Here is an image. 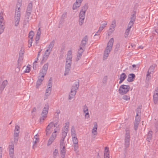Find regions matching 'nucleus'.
<instances>
[{
	"label": "nucleus",
	"instance_id": "1",
	"mask_svg": "<svg viewBox=\"0 0 158 158\" xmlns=\"http://www.w3.org/2000/svg\"><path fill=\"white\" fill-rule=\"evenodd\" d=\"M114 42V40L113 38H111L109 41L104 51V57H106V58L108 56V55L112 48Z\"/></svg>",
	"mask_w": 158,
	"mask_h": 158
},
{
	"label": "nucleus",
	"instance_id": "2",
	"mask_svg": "<svg viewBox=\"0 0 158 158\" xmlns=\"http://www.w3.org/2000/svg\"><path fill=\"white\" fill-rule=\"evenodd\" d=\"M79 81L75 82L74 85H73L71 89V94L69 95V99L71 100L73 98V97L76 94L77 91L76 90L78 89L79 87Z\"/></svg>",
	"mask_w": 158,
	"mask_h": 158
},
{
	"label": "nucleus",
	"instance_id": "3",
	"mask_svg": "<svg viewBox=\"0 0 158 158\" xmlns=\"http://www.w3.org/2000/svg\"><path fill=\"white\" fill-rule=\"evenodd\" d=\"M130 88L129 85H122L119 87L118 90L119 93L121 95L125 94L129 91Z\"/></svg>",
	"mask_w": 158,
	"mask_h": 158
},
{
	"label": "nucleus",
	"instance_id": "4",
	"mask_svg": "<svg viewBox=\"0 0 158 158\" xmlns=\"http://www.w3.org/2000/svg\"><path fill=\"white\" fill-rule=\"evenodd\" d=\"M20 8H16L15 16V25L17 26L20 19Z\"/></svg>",
	"mask_w": 158,
	"mask_h": 158
},
{
	"label": "nucleus",
	"instance_id": "5",
	"mask_svg": "<svg viewBox=\"0 0 158 158\" xmlns=\"http://www.w3.org/2000/svg\"><path fill=\"white\" fill-rule=\"evenodd\" d=\"M88 7L87 3H85L84 5L81 7V9L79 13L80 18H85V14Z\"/></svg>",
	"mask_w": 158,
	"mask_h": 158
},
{
	"label": "nucleus",
	"instance_id": "6",
	"mask_svg": "<svg viewBox=\"0 0 158 158\" xmlns=\"http://www.w3.org/2000/svg\"><path fill=\"white\" fill-rule=\"evenodd\" d=\"M48 63H47L46 64H44L40 73V76H41V77L42 79L44 78V76L46 74L48 69Z\"/></svg>",
	"mask_w": 158,
	"mask_h": 158
},
{
	"label": "nucleus",
	"instance_id": "7",
	"mask_svg": "<svg viewBox=\"0 0 158 158\" xmlns=\"http://www.w3.org/2000/svg\"><path fill=\"white\" fill-rule=\"evenodd\" d=\"M24 53V48L23 47H21V50L19 52V58L18 59V67H19L21 65L22 63V60L23 58V56Z\"/></svg>",
	"mask_w": 158,
	"mask_h": 158
},
{
	"label": "nucleus",
	"instance_id": "8",
	"mask_svg": "<svg viewBox=\"0 0 158 158\" xmlns=\"http://www.w3.org/2000/svg\"><path fill=\"white\" fill-rule=\"evenodd\" d=\"M125 134V146L126 148H128L130 144V132L129 130H126Z\"/></svg>",
	"mask_w": 158,
	"mask_h": 158
},
{
	"label": "nucleus",
	"instance_id": "9",
	"mask_svg": "<svg viewBox=\"0 0 158 158\" xmlns=\"http://www.w3.org/2000/svg\"><path fill=\"white\" fill-rule=\"evenodd\" d=\"M71 63H68L66 62L65 70L64 73V75L66 76L69 73L71 66Z\"/></svg>",
	"mask_w": 158,
	"mask_h": 158
},
{
	"label": "nucleus",
	"instance_id": "10",
	"mask_svg": "<svg viewBox=\"0 0 158 158\" xmlns=\"http://www.w3.org/2000/svg\"><path fill=\"white\" fill-rule=\"evenodd\" d=\"M72 51L70 50L68 51L67 54L66 62L72 63Z\"/></svg>",
	"mask_w": 158,
	"mask_h": 158
},
{
	"label": "nucleus",
	"instance_id": "11",
	"mask_svg": "<svg viewBox=\"0 0 158 158\" xmlns=\"http://www.w3.org/2000/svg\"><path fill=\"white\" fill-rule=\"evenodd\" d=\"M88 40V36L87 35H85L82 40L80 46L83 48L85 47Z\"/></svg>",
	"mask_w": 158,
	"mask_h": 158
},
{
	"label": "nucleus",
	"instance_id": "12",
	"mask_svg": "<svg viewBox=\"0 0 158 158\" xmlns=\"http://www.w3.org/2000/svg\"><path fill=\"white\" fill-rule=\"evenodd\" d=\"M31 14L29 12H26L24 20L23 23V25L24 26L26 25L27 24L29 23Z\"/></svg>",
	"mask_w": 158,
	"mask_h": 158
},
{
	"label": "nucleus",
	"instance_id": "13",
	"mask_svg": "<svg viewBox=\"0 0 158 158\" xmlns=\"http://www.w3.org/2000/svg\"><path fill=\"white\" fill-rule=\"evenodd\" d=\"M83 0H76L75 2L73 4V9L76 10L77 8L79 7Z\"/></svg>",
	"mask_w": 158,
	"mask_h": 158
},
{
	"label": "nucleus",
	"instance_id": "14",
	"mask_svg": "<svg viewBox=\"0 0 158 158\" xmlns=\"http://www.w3.org/2000/svg\"><path fill=\"white\" fill-rule=\"evenodd\" d=\"M48 111L45 110H43L41 114L42 116L40 118V122H43L44 120V118H46L47 117V115L48 113Z\"/></svg>",
	"mask_w": 158,
	"mask_h": 158
},
{
	"label": "nucleus",
	"instance_id": "15",
	"mask_svg": "<svg viewBox=\"0 0 158 158\" xmlns=\"http://www.w3.org/2000/svg\"><path fill=\"white\" fill-rule=\"evenodd\" d=\"M52 87H48L46 90V92L44 96V100L47 99L50 95L51 92Z\"/></svg>",
	"mask_w": 158,
	"mask_h": 158
},
{
	"label": "nucleus",
	"instance_id": "16",
	"mask_svg": "<svg viewBox=\"0 0 158 158\" xmlns=\"http://www.w3.org/2000/svg\"><path fill=\"white\" fill-rule=\"evenodd\" d=\"M135 77V76L134 73H130L128 76L127 81L129 82H131L133 81Z\"/></svg>",
	"mask_w": 158,
	"mask_h": 158
},
{
	"label": "nucleus",
	"instance_id": "17",
	"mask_svg": "<svg viewBox=\"0 0 158 158\" xmlns=\"http://www.w3.org/2000/svg\"><path fill=\"white\" fill-rule=\"evenodd\" d=\"M7 80H5L2 82V84L0 85V91L1 93H2V91L4 90L7 85Z\"/></svg>",
	"mask_w": 158,
	"mask_h": 158
},
{
	"label": "nucleus",
	"instance_id": "18",
	"mask_svg": "<svg viewBox=\"0 0 158 158\" xmlns=\"http://www.w3.org/2000/svg\"><path fill=\"white\" fill-rule=\"evenodd\" d=\"M52 123V122H51L47 127L46 129V136L49 135L51 133L50 129L52 127V126L51 125Z\"/></svg>",
	"mask_w": 158,
	"mask_h": 158
},
{
	"label": "nucleus",
	"instance_id": "19",
	"mask_svg": "<svg viewBox=\"0 0 158 158\" xmlns=\"http://www.w3.org/2000/svg\"><path fill=\"white\" fill-rule=\"evenodd\" d=\"M56 129L54 130V132L52 133V135L51 136V137H54V139H56V133L57 132L59 133L60 130V128L59 127V126H58L56 127Z\"/></svg>",
	"mask_w": 158,
	"mask_h": 158
},
{
	"label": "nucleus",
	"instance_id": "20",
	"mask_svg": "<svg viewBox=\"0 0 158 158\" xmlns=\"http://www.w3.org/2000/svg\"><path fill=\"white\" fill-rule=\"evenodd\" d=\"M50 53V52H44V55L43 56L42 60L41 62V64L43 63L46 61Z\"/></svg>",
	"mask_w": 158,
	"mask_h": 158
},
{
	"label": "nucleus",
	"instance_id": "21",
	"mask_svg": "<svg viewBox=\"0 0 158 158\" xmlns=\"http://www.w3.org/2000/svg\"><path fill=\"white\" fill-rule=\"evenodd\" d=\"M136 11H134L132 13V15L131 17V20L130 22L134 23L135 21V19H136Z\"/></svg>",
	"mask_w": 158,
	"mask_h": 158
},
{
	"label": "nucleus",
	"instance_id": "22",
	"mask_svg": "<svg viewBox=\"0 0 158 158\" xmlns=\"http://www.w3.org/2000/svg\"><path fill=\"white\" fill-rule=\"evenodd\" d=\"M44 78L42 79L41 77L39 76L38 79L36 82V87L38 88L41 85L42 81L44 80Z\"/></svg>",
	"mask_w": 158,
	"mask_h": 158
},
{
	"label": "nucleus",
	"instance_id": "23",
	"mask_svg": "<svg viewBox=\"0 0 158 158\" xmlns=\"http://www.w3.org/2000/svg\"><path fill=\"white\" fill-rule=\"evenodd\" d=\"M32 2H31L28 5L26 12H28L31 14L32 12Z\"/></svg>",
	"mask_w": 158,
	"mask_h": 158
},
{
	"label": "nucleus",
	"instance_id": "24",
	"mask_svg": "<svg viewBox=\"0 0 158 158\" xmlns=\"http://www.w3.org/2000/svg\"><path fill=\"white\" fill-rule=\"evenodd\" d=\"M97 123L95 122L94 123V127L92 130V133L94 135H96L97 134Z\"/></svg>",
	"mask_w": 158,
	"mask_h": 158
},
{
	"label": "nucleus",
	"instance_id": "25",
	"mask_svg": "<svg viewBox=\"0 0 158 158\" xmlns=\"http://www.w3.org/2000/svg\"><path fill=\"white\" fill-rule=\"evenodd\" d=\"M154 102L155 104H156L158 102V93L156 92L154 93L153 95Z\"/></svg>",
	"mask_w": 158,
	"mask_h": 158
},
{
	"label": "nucleus",
	"instance_id": "26",
	"mask_svg": "<svg viewBox=\"0 0 158 158\" xmlns=\"http://www.w3.org/2000/svg\"><path fill=\"white\" fill-rule=\"evenodd\" d=\"M66 153V150L65 149V147L61 148H60V153L61 155L62 158H64L65 155Z\"/></svg>",
	"mask_w": 158,
	"mask_h": 158
},
{
	"label": "nucleus",
	"instance_id": "27",
	"mask_svg": "<svg viewBox=\"0 0 158 158\" xmlns=\"http://www.w3.org/2000/svg\"><path fill=\"white\" fill-rule=\"evenodd\" d=\"M156 65V64H154L151 66L148 72H149V73H151V72H153Z\"/></svg>",
	"mask_w": 158,
	"mask_h": 158
},
{
	"label": "nucleus",
	"instance_id": "28",
	"mask_svg": "<svg viewBox=\"0 0 158 158\" xmlns=\"http://www.w3.org/2000/svg\"><path fill=\"white\" fill-rule=\"evenodd\" d=\"M104 156H109V148L108 147H106L105 148Z\"/></svg>",
	"mask_w": 158,
	"mask_h": 158
},
{
	"label": "nucleus",
	"instance_id": "29",
	"mask_svg": "<svg viewBox=\"0 0 158 158\" xmlns=\"http://www.w3.org/2000/svg\"><path fill=\"white\" fill-rule=\"evenodd\" d=\"M54 43H55V41H54V40H53L50 42V43L48 47V48H49V49H50V51H52V48H53V47H54Z\"/></svg>",
	"mask_w": 158,
	"mask_h": 158
},
{
	"label": "nucleus",
	"instance_id": "30",
	"mask_svg": "<svg viewBox=\"0 0 158 158\" xmlns=\"http://www.w3.org/2000/svg\"><path fill=\"white\" fill-rule=\"evenodd\" d=\"M71 133L72 136H76L75 130V127L74 126H73L72 127L71 129Z\"/></svg>",
	"mask_w": 158,
	"mask_h": 158
},
{
	"label": "nucleus",
	"instance_id": "31",
	"mask_svg": "<svg viewBox=\"0 0 158 158\" xmlns=\"http://www.w3.org/2000/svg\"><path fill=\"white\" fill-rule=\"evenodd\" d=\"M84 50L83 49V48L80 46L79 49L78 51V55L81 56L82 53L84 52Z\"/></svg>",
	"mask_w": 158,
	"mask_h": 158
},
{
	"label": "nucleus",
	"instance_id": "32",
	"mask_svg": "<svg viewBox=\"0 0 158 158\" xmlns=\"http://www.w3.org/2000/svg\"><path fill=\"white\" fill-rule=\"evenodd\" d=\"M152 131H149L147 135V139L148 141H149V140H151L152 138Z\"/></svg>",
	"mask_w": 158,
	"mask_h": 158
},
{
	"label": "nucleus",
	"instance_id": "33",
	"mask_svg": "<svg viewBox=\"0 0 158 158\" xmlns=\"http://www.w3.org/2000/svg\"><path fill=\"white\" fill-rule=\"evenodd\" d=\"M66 125L64 127V131L65 132H66L67 133L68 131V128L69 126V123L67 122L65 123Z\"/></svg>",
	"mask_w": 158,
	"mask_h": 158
},
{
	"label": "nucleus",
	"instance_id": "34",
	"mask_svg": "<svg viewBox=\"0 0 158 158\" xmlns=\"http://www.w3.org/2000/svg\"><path fill=\"white\" fill-rule=\"evenodd\" d=\"M127 77L126 74L124 73H123L121 74L119 79H121L124 81L126 79Z\"/></svg>",
	"mask_w": 158,
	"mask_h": 158
},
{
	"label": "nucleus",
	"instance_id": "35",
	"mask_svg": "<svg viewBox=\"0 0 158 158\" xmlns=\"http://www.w3.org/2000/svg\"><path fill=\"white\" fill-rule=\"evenodd\" d=\"M55 139L54 137H50L49 139L48 140V143L47 145L48 146L50 145L54 141Z\"/></svg>",
	"mask_w": 158,
	"mask_h": 158
},
{
	"label": "nucleus",
	"instance_id": "36",
	"mask_svg": "<svg viewBox=\"0 0 158 158\" xmlns=\"http://www.w3.org/2000/svg\"><path fill=\"white\" fill-rule=\"evenodd\" d=\"M73 143H78V140L76 136H72Z\"/></svg>",
	"mask_w": 158,
	"mask_h": 158
},
{
	"label": "nucleus",
	"instance_id": "37",
	"mask_svg": "<svg viewBox=\"0 0 158 158\" xmlns=\"http://www.w3.org/2000/svg\"><path fill=\"white\" fill-rule=\"evenodd\" d=\"M22 5V0H18L16 5V8H20Z\"/></svg>",
	"mask_w": 158,
	"mask_h": 158
},
{
	"label": "nucleus",
	"instance_id": "38",
	"mask_svg": "<svg viewBox=\"0 0 158 158\" xmlns=\"http://www.w3.org/2000/svg\"><path fill=\"white\" fill-rule=\"evenodd\" d=\"M115 23H116L115 20H114L113 21L112 23L110 26L111 27L113 28V30H112V31H113L114 30V28L116 26Z\"/></svg>",
	"mask_w": 158,
	"mask_h": 158
},
{
	"label": "nucleus",
	"instance_id": "39",
	"mask_svg": "<svg viewBox=\"0 0 158 158\" xmlns=\"http://www.w3.org/2000/svg\"><path fill=\"white\" fill-rule=\"evenodd\" d=\"M5 27L4 25L0 24V34H2L4 31Z\"/></svg>",
	"mask_w": 158,
	"mask_h": 158
},
{
	"label": "nucleus",
	"instance_id": "40",
	"mask_svg": "<svg viewBox=\"0 0 158 158\" xmlns=\"http://www.w3.org/2000/svg\"><path fill=\"white\" fill-rule=\"evenodd\" d=\"M60 113V111L59 110H57L56 112L54 114V118L59 119V114Z\"/></svg>",
	"mask_w": 158,
	"mask_h": 158
},
{
	"label": "nucleus",
	"instance_id": "41",
	"mask_svg": "<svg viewBox=\"0 0 158 158\" xmlns=\"http://www.w3.org/2000/svg\"><path fill=\"white\" fill-rule=\"evenodd\" d=\"M64 140L63 139H60V146L61 148H65V143H64Z\"/></svg>",
	"mask_w": 158,
	"mask_h": 158
},
{
	"label": "nucleus",
	"instance_id": "42",
	"mask_svg": "<svg viewBox=\"0 0 158 158\" xmlns=\"http://www.w3.org/2000/svg\"><path fill=\"white\" fill-rule=\"evenodd\" d=\"M85 19V18H79V24L80 26H81L83 25L84 23Z\"/></svg>",
	"mask_w": 158,
	"mask_h": 158
},
{
	"label": "nucleus",
	"instance_id": "43",
	"mask_svg": "<svg viewBox=\"0 0 158 158\" xmlns=\"http://www.w3.org/2000/svg\"><path fill=\"white\" fill-rule=\"evenodd\" d=\"M67 133L66 132H65V131H63L62 132V139H63V140H64L65 138L67 135Z\"/></svg>",
	"mask_w": 158,
	"mask_h": 158
},
{
	"label": "nucleus",
	"instance_id": "44",
	"mask_svg": "<svg viewBox=\"0 0 158 158\" xmlns=\"http://www.w3.org/2000/svg\"><path fill=\"white\" fill-rule=\"evenodd\" d=\"M34 35V32L31 31L29 33V37L30 38V39L32 40L33 36Z\"/></svg>",
	"mask_w": 158,
	"mask_h": 158
},
{
	"label": "nucleus",
	"instance_id": "45",
	"mask_svg": "<svg viewBox=\"0 0 158 158\" xmlns=\"http://www.w3.org/2000/svg\"><path fill=\"white\" fill-rule=\"evenodd\" d=\"M122 98L124 100L126 101L129 100L130 99V96L127 95H124L123 96Z\"/></svg>",
	"mask_w": 158,
	"mask_h": 158
},
{
	"label": "nucleus",
	"instance_id": "46",
	"mask_svg": "<svg viewBox=\"0 0 158 158\" xmlns=\"http://www.w3.org/2000/svg\"><path fill=\"white\" fill-rule=\"evenodd\" d=\"M120 44L119 43H118L116 44L115 46V48L114 49L115 52H117L118 50V49L120 47Z\"/></svg>",
	"mask_w": 158,
	"mask_h": 158
},
{
	"label": "nucleus",
	"instance_id": "47",
	"mask_svg": "<svg viewBox=\"0 0 158 158\" xmlns=\"http://www.w3.org/2000/svg\"><path fill=\"white\" fill-rule=\"evenodd\" d=\"M49 109V105L48 103L46 104L44 107L43 110L48 111Z\"/></svg>",
	"mask_w": 158,
	"mask_h": 158
},
{
	"label": "nucleus",
	"instance_id": "48",
	"mask_svg": "<svg viewBox=\"0 0 158 158\" xmlns=\"http://www.w3.org/2000/svg\"><path fill=\"white\" fill-rule=\"evenodd\" d=\"M139 123H136V122H135L134 123V129L136 131L137 130L138 125L139 124Z\"/></svg>",
	"mask_w": 158,
	"mask_h": 158
},
{
	"label": "nucleus",
	"instance_id": "49",
	"mask_svg": "<svg viewBox=\"0 0 158 158\" xmlns=\"http://www.w3.org/2000/svg\"><path fill=\"white\" fill-rule=\"evenodd\" d=\"M151 73H149V72H147V74L146 75V78L148 80H150L151 78V76L150 75Z\"/></svg>",
	"mask_w": 158,
	"mask_h": 158
},
{
	"label": "nucleus",
	"instance_id": "50",
	"mask_svg": "<svg viewBox=\"0 0 158 158\" xmlns=\"http://www.w3.org/2000/svg\"><path fill=\"white\" fill-rule=\"evenodd\" d=\"M130 30H128V29H126V31H125V36L126 38L127 37L129 34V32L130 31Z\"/></svg>",
	"mask_w": 158,
	"mask_h": 158
},
{
	"label": "nucleus",
	"instance_id": "51",
	"mask_svg": "<svg viewBox=\"0 0 158 158\" xmlns=\"http://www.w3.org/2000/svg\"><path fill=\"white\" fill-rule=\"evenodd\" d=\"M9 154L11 157H12L13 156L14 152V149H9Z\"/></svg>",
	"mask_w": 158,
	"mask_h": 158
},
{
	"label": "nucleus",
	"instance_id": "52",
	"mask_svg": "<svg viewBox=\"0 0 158 158\" xmlns=\"http://www.w3.org/2000/svg\"><path fill=\"white\" fill-rule=\"evenodd\" d=\"M59 119H57L56 118H54V117L53 118V123H55L56 124H58L59 122Z\"/></svg>",
	"mask_w": 158,
	"mask_h": 158
},
{
	"label": "nucleus",
	"instance_id": "53",
	"mask_svg": "<svg viewBox=\"0 0 158 158\" xmlns=\"http://www.w3.org/2000/svg\"><path fill=\"white\" fill-rule=\"evenodd\" d=\"M73 147L74 149V151H76L78 148V143L73 144Z\"/></svg>",
	"mask_w": 158,
	"mask_h": 158
},
{
	"label": "nucleus",
	"instance_id": "54",
	"mask_svg": "<svg viewBox=\"0 0 158 158\" xmlns=\"http://www.w3.org/2000/svg\"><path fill=\"white\" fill-rule=\"evenodd\" d=\"M133 23H131V22H129V23L128 25V27L127 29H128V30H130V29L132 26L133 25Z\"/></svg>",
	"mask_w": 158,
	"mask_h": 158
},
{
	"label": "nucleus",
	"instance_id": "55",
	"mask_svg": "<svg viewBox=\"0 0 158 158\" xmlns=\"http://www.w3.org/2000/svg\"><path fill=\"white\" fill-rule=\"evenodd\" d=\"M58 152V151L57 149H55L53 153V157L54 158H55L57 155V154Z\"/></svg>",
	"mask_w": 158,
	"mask_h": 158
},
{
	"label": "nucleus",
	"instance_id": "56",
	"mask_svg": "<svg viewBox=\"0 0 158 158\" xmlns=\"http://www.w3.org/2000/svg\"><path fill=\"white\" fill-rule=\"evenodd\" d=\"M83 110L84 113L88 111V108L86 105L84 106Z\"/></svg>",
	"mask_w": 158,
	"mask_h": 158
},
{
	"label": "nucleus",
	"instance_id": "57",
	"mask_svg": "<svg viewBox=\"0 0 158 158\" xmlns=\"http://www.w3.org/2000/svg\"><path fill=\"white\" fill-rule=\"evenodd\" d=\"M14 144L13 142H11V144H10L9 146V150L14 149Z\"/></svg>",
	"mask_w": 158,
	"mask_h": 158
},
{
	"label": "nucleus",
	"instance_id": "58",
	"mask_svg": "<svg viewBox=\"0 0 158 158\" xmlns=\"http://www.w3.org/2000/svg\"><path fill=\"white\" fill-rule=\"evenodd\" d=\"M36 63L34 62L33 65V68L34 69L36 70L38 65L36 64Z\"/></svg>",
	"mask_w": 158,
	"mask_h": 158
},
{
	"label": "nucleus",
	"instance_id": "59",
	"mask_svg": "<svg viewBox=\"0 0 158 158\" xmlns=\"http://www.w3.org/2000/svg\"><path fill=\"white\" fill-rule=\"evenodd\" d=\"M19 132H17L14 131V137H16L17 138V137H18Z\"/></svg>",
	"mask_w": 158,
	"mask_h": 158
},
{
	"label": "nucleus",
	"instance_id": "60",
	"mask_svg": "<svg viewBox=\"0 0 158 158\" xmlns=\"http://www.w3.org/2000/svg\"><path fill=\"white\" fill-rule=\"evenodd\" d=\"M140 121V118H139V117H138V116L136 117H136H135V122L139 123Z\"/></svg>",
	"mask_w": 158,
	"mask_h": 158
},
{
	"label": "nucleus",
	"instance_id": "61",
	"mask_svg": "<svg viewBox=\"0 0 158 158\" xmlns=\"http://www.w3.org/2000/svg\"><path fill=\"white\" fill-rule=\"evenodd\" d=\"M41 33V31L40 28H39L38 29V30L37 31L36 35H40Z\"/></svg>",
	"mask_w": 158,
	"mask_h": 158
},
{
	"label": "nucleus",
	"instance_id": "62",
	"mask_svg": "<svg viewBox=\"0 0 158 158\" xmlns=\"http://www.w3.org/2000/svg\"><path fill=\"white\" fill-rule=\"evenodd\" d=\"M32 40L30 39L28 41V47L30 48L32 46Z\"/></svg>",
	"mask_w": 158,
	"mask_h": 158
},
{
	"label": "nucleus",
	"instance_id": "63",
	"mask_svg": "<svg viewBox=\"0 0 158 158\" xmlns=\"http://www.w3.org/2000/svg\"><path fill=\"white\" fill-rule=\"evenodd\" d=\"M19 127L17 125L15 126V130H14V131H17V132H19Z\"/></svg>",
	"mask_w": 158,
	"mask_h": 158
},
{
	"label": "nucleus",
	"instance_id": "64",
	"mask_svg": "<svg viewBox=\"0 0 158 158\" xmlns=\"http://www.w3.org/2000/svg\"><path fill=\"white\" fill-rule=\"evenodd\" d=\"M155 127L156 128V132L158 131V122L156 123L155 125Z\"/></svg>",
	"mask_w": 158,
	"mask_h": 158
}]
</instances>
